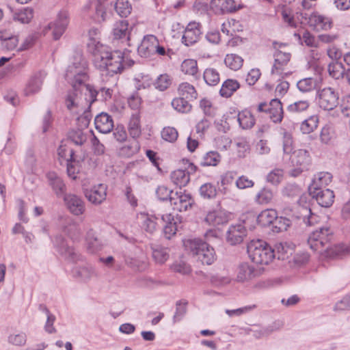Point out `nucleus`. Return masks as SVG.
I'll return each instance as SVG.
<instances>
[{"mask_svg": "<svg viewBox=\"0 0 350 350\" xmlns=\"http://www.w3.org/2000/svg\"><path fill=\"white\" fill-rule=\"evenodd\" d=\"M98 51L92 47L94 52L93 63L100 70H107L109 73H120L126 67L133 65L134 62L129 59L125 52L120 51H110L108 46H100Z\"/></svg>", "mask_w": 350, "mask_h": 350, "instance_id": "obj_1", "label": "nucleus"}, {"mask_svg": "<svg viewBox=\"0 0 350 350\" xmlns=\"http://www.w3.org/2000/svg\"><path fill=\"white\" fill-rule=\"evenodd\" d=\"M88 77V62L81 53H76L66 69L65 78L73 88H83Z\"/></svg>", "mask_w": 350, "mask_h": 350, "instance_id": "obj_2", "label": "nucleus"}, {"mask_svg": "<svg viewBox=\"0 0 350 350\" xmlns=\"http://www.w3.org/2000/svg\"><path fill=\"white\" fill-rule=\"evenodd\" d=\"M186 250L202 264L211 265L216 260L213 247L201 239H189L185 242Z\"/></svg>", "mask_w": 350, "mask_h": 350, "instance_id": "obj_3", "label": "nucleus"}, {"mask_svg": "<svg viewBox=\"0 0 350 350\" xmlns=\"http://www.w3.org/2000/svg\"><path fill=\"white\" fill-rule=\"evenodd\" d=\"M247 253L252 261L258 265H268L275 257L272 247L260 239L252 240L248 243Z\"/></svg>", "mask_w": 350, "mask_h": 350, "instance_id": "obj_4", "label": "nucleus"}, {"mask_svg": "<svg viewBox=\"0 0 350 350\" xmlns=\"http://www.w3.org/2000/svg\"><path fill=\"white\" fill-rule=\"evenodd\" d=\"M273 46L275 52L273 53L274 63L271 71V75L282 78L290 75L291 71L288 69V65L291 58V54L286 49L287 44L286 43L273 42Z\"/></svg>", "mask_w": 350, "mask_h": 350, "instance_id": "obj_5", "label": "nucleus"}, {"mask_svg": "<svg viewBox=\"0 0 350 350\" xmlns=\"http://www.w3.org/2000/svg\"><path fill=\"white\" fill-rule=\"evenodd\" d=\"M332 232L329 228H321L312 232L308 239L311 250L323 254L331 240Z\"/></svg>", "mask_w": 350, "mask_h": 350, "instance_id": "obj_6", "label": "nucleus"}, {"mask_svg": "<svg viewBox=\"0 0 350 350\" xmlns=\"http://www.w3.org/2000/svg\"><path fill=\"white\" fill-rule=\"evenodd\" d=\"M338 93L332 88L326 87L317 91V104L323 110H333L338 106Z\"/></svg>", "mask_w": 350, "mask_h": 350, "instance_id": "obj_7", "label": "nucleus"}, {"mask_svg": "<svg viewBox=\"0 0 350 350\" xmlns=\"http://www.w3.org/2000/svg\"><path fill=\"white\" fill-rule=\"evenodd\" d=\"M82 12L97 23L104 22L109 16L105 3L100 0H88Z\"/></svg>", "mask_w": 350, "mask_h": 350, "instance_id": "obj_8", "label": "nucleus"}, {"mask_svg": "<svg viewBox=\"0 0 350 350\" xmlns=\"http://www.w3.org/2000/svg\"><path fill=\"white\" fill-rule=\"evenodd\" d=\"M69 23V13L66 10H61L53 23L48 25V28L52 29L55 40H58L66 31Z\"/></svg>", "mask_w": 350, "mask_h": 350, "instance_id": "obj_9", "label": "nucleus"}, {"mask_svg": "<svg viewBox=\"0 0 350 350\" xmlns=\"http://www.w3.org/2000/svg\"><path fill=\"white\" fill-rule=\"evenodd\" d=\"M170 201L173 209L180 212L187 211L194 202L189 193L183 191H176L170 197Z\"/></svg>", "mask_w": 350, "mask_h": 350, "instance_id": "obj_10", "label": "nucleus"}, {"mask_svg": "<svg viewBox=\"0 0 350 350\" xmlns=\"http://www.w3.org/2000/svg\"><path fill=\"white\" fill-rule=\"evenodd\" d=\"M63 200L68 210L74 215L79 216L84 213L85 206L81 197L74 193L64 195Z\"/></svg>", "mask_w": 350, "mask_h": 350, "instance_id": "obj_11", "label": "nucleus"}, {"mask_svg": "<svg viewBox=\"0 0 350 350\" xmlns=\"http://www.w3.org/2000/svg\"><path fill=\"white\" fill-rule=\"evenodd\" d=\"M85 100L90 107L96 100V96L100 95L105 101L111 98L112 90L107 88H102L99 90H96L90 85H85L83 87Z\"/></svg>", "mask_w": 350, "mask_h": 350, "instance_id": "obj_12", "label": "nucleus"}, {"mask_svg": "<svg viewBox=\"0 0 350 350\" xmlns=\"http://www.w3.org/2000/svg\"><path fill=\"white\" fill-rule=\"evenodd\" d=\"M45 77L46 74L43 71L37 72L31 75L24 88V94L29 96L39 92Z\"/></svg>", "mask_w": 350, "mask_h": 350, "instance_id": "obj_13", "label": "nucleus"}, {"mask_svg": "<svg viewBox=\"0 0 350 350\" xmlns=\"http://www.w3.org/2000/svg\"><path fill=\"white\" fill-rule=\"evenodd\" d=\"M86 198L92 204L102 203L107 196V187L104 184H98L84 192Z\"/></svg>", "mask_w": 350, "mask_h": 350, "instance_id": "obj_14", "label": "nucleus"}, {"mask_svg": "<svg viewBox=\"0 0 350 350\" xmlns=\"http://www.w3.org/2000/svg\"><path fill=\"white\" fill-rule=\"evenodd\" d=\"M200 35V24L196 22L189 23L184 31L183 42L186 46H191L198 41Z\"/></svg>", "mask_w": 350, "mask_h": 350, "instance_id": "obj_15", "label": "nucleus"}, {"mask_svg": "<svg viewBox=\"0 0 350 350\" xmlns=\"http://www.w3.org/2000/svg\"><path fill=\"white\" fill-rule=\"evenodd\" d=\"M310 194L315 198L318 204L323 207H329L334 202V194L333 191L326 189L309 190Z\"/></svg>", "mask_w": 350, "mask_h": 350, "instance_id": "obj_16", "label": "nucleus"}, {"mask_svg": "<svg viewBox=\"0 0 350 350\" xmlns=\"http://www.w3.org/2000/svg\"><path fill=\"white\" fill-rule=\"evenodd\" d=\"M157 46V38L153 35H147L144 37L137 52L141 57H148L154 54Z\"/></svg>", "mask_w": 350, "mask_h": 350, "instance_id": "obj_17", "label": "nucleus"}, {"mask_svg": "<svg viewBox=\"0 0 350 350\" xmlns=\"http://www.w3.org/2000/svg\"><path fill=\"white\" fill-rule=\"evenodd\" d=\"M308 25L317 31L328 30L331 29L332 20L317 12H314L310 15L308 20Z\"/></svg>", "mask_w": 350, "mask_h": 350, "instance_id": "obj_18", "label": "nucleus"}, {"mask_svg": "<svg viewBox=\"0 0 350 350\" xmlns=\"http://www.w3.org/2000/svg\"><path fill=\"white\" fill-rule=\"evenodd\" d=\"M246 235V229L242 224L231 225L226 233V239L231 245L241 243Z\"/></svg>", "mask_w": 350, "mask_h": 350, "instance_id": "obj_19", "label": "nucleus"}, {"mask_svg": "<svg viewBox=\"0 0 350 350\" xmlns=\"http://www.w3.org/2000/svg\"><path fill=\"white\" fill-rule=\"evenodd\" d=\"M60 241L57 246L60 254L69 262H75L81 260V255L75 250V248L68 245V244L62 238L57 237L56 241Z\"/></svg>", "mask_w": 350, "mask_h": 350, "instance_id": "obj_20", "label": "nucleus"}, {"mask_svg": "<svg viewBox=\"0 0 350 350\" xmlns=\"http://www.w3.org/2000/svg\"><path fill=\"white\" fill-rule=\"evenodd\" d=\"M103 241L98 237L96 232L90 229L85 237V249L90 254H95L103 247Z\"/></svg>", "mask_w": 350, "mask_h": 350, "instance_id": "obj_21", "label": "nucleus"}, {"mask_svg": "<svg viewBox=\"0 0 350 350\" xmlns=\"http://www.w3.org/2000/svg\"><path fill=\"white\" fill-rule=\"evenodd\" d=\"M95 127L100 133H108L113 128L112 118L107 113H100L94 120Z\"/></svg>", "mask_w": 350, "mask_h": 350, "instance_id": "obj_22", "label": "nucleus"}, {"mask_svg": "<svg viewBox=\"0 0 350 350\" xmlns=\"http://www.w3.org/2000/svg\"><path fill=\"white\" fill-rule=\"evenodd\" d=\"M228 221V213L221 209L209 211L204 219V221L207 224L213 226L226 224Z\"/></svg>", "mask_w": 350, "mask_h": 350, "instance_id": "obj_23", "label": "nucleus"}, {"mask_svg": "<svg viewBox=\"0 0 350 350\" xmlns=\"http://www.w3.org/2000/svg\"><path fill=\"white\" fill-rule=\"evenodd\" d=\"M211 5L212 9L219 14L230 13L237 10L234 0H212Z\"/></svg>", "mask_w": 350, "mask_h": 350, "instance_id": "obj_24", "label": "nucleus"}, {"mask_svg": "<svg viewBox=\"0 0 350 350\" xmlns=\"http://www.w3.org/2000/svg\"><path fill=\"white\" fill-rule=\"evenodd\" d=\"M350 254V245L338 244L327 246L323 255L329 258H340Z\"/></svg>", "mask_w": 350, "mask_h": 350, "instance_id": "obj_25", "label": "nucleus"}, {"mask_svg": "<svg viewBox=\"0 0 350 350\" xmlns=\"http://www.w3.org/2000/svg\"><path fill=\"white\" fill-rule=\"evenodd\" d=\"M81 94V91H78V88H73V90L68 92L65 101L68 109L71 111H77L79 108L83 107Z\"/></svg>", "mask_w": 350, "mask_h": 350, "instance_id": "obj_26", "label": "nucleus"}, {"mask_svg": "<svg viewBox=\"0 0 350 350\" xmlns=\"http://www.w3.org/2000/svg\"><path fill=\"white\" fill-rule=\"evenodd\" d=\"M291 161L293 166H300L306 169L310 163L309 152L303 149H299L292 152Z\"/></svg>", "mask_w": 350, "mask_h": 350, "instance_id": "obj_27", "label": "nucleus"}, {"mask_svg": "<svg viewBox=\"0 0 350 350\" xmlns=\"http://www.w3.org/2000/svg\"><path fill=\"white\" fill-rule=\"evenodd\" d=\"M332 176L330 173L326 172H319L314 175L308 189H323V187H325L332 182Z\"/></svg>", "mask_w": 350, "mask_h": 350, "instance_id": "obj_28", "label": "nucleus"}, {"mask_svg": "<svg viewBox=\"0 0 350 350\" xmlns=\"http://www.w3.org/2000/svg\"><path fill=\"white\" fill-rule=\"evenodd\" d=\"M49 185L52 187L57 197H64L65 195L66 185L62 178L55 172H49L46 175Z\"/></svg>", "mask_w": 350, "mask_h": 350, "instance_id": "obj_29", "label": "nucleus"}, {"mask_svg": "<svg viewBox=\"0 0 350 350\" xmlns=\"http://www.w3.org/2000/svg\"><path fill=\"white\" fill-rule=\"evenodd\" d=\"M256 275L257 271L252 265L248 263H242L238 267L237 278L239 282H245L252 280Z\"/></svg>", "mask_w": 350, "mask_h": 350, "instance_id": "obj_30", "label": "nucleus"}, {"mask_svg": "<svg viewBox=\"0 0 350 350\" xmlns=\"http://www.w3.org/2000/svg\"><path fill=\"white\" fill-rule=\"evenodd\" d=\"M124 262L129 267L139 271L145 270L147 267L146 258L143 254L138 256H126Z\"/></svg>", "mask_w": 350, "mask_h": 350, "instance_id": "obj_31", "label": "nucleus"}, {"mask_svg": "<svg viewBox=\"0 0 350 350\" xmlns=\"http://www.w3.org/2000/svg\"><path fill=\"white\" fill-rule=\"evenodd\" d=\"M268 111L270 118L275 123L280 122L283 118V109L280 100L278 98L272 99L269 105Z\"/></svg>", "mask_w": 350, "mask_h": 350, "instance_id": "obj_32", "label": "nucleus"}, {"mask_svg": "<svg viewBox=\"0 0 350 350\" xmlns=\"http://www.w3.org/2000/svg\"><path fill=\"white\" fill-rule=\"evenodd\" d=\"M73 274L75 277L79 278L81 280L85 282L98 277L96 270L92 266L77 267L73 271Z\"/></svg>", "mask_w": 350, "mask_h": 350, "instance_id": "obj_33", "label": "nucleus"}, {"mask_svg": "<svg viewBox=\"0 0 350 350\" xmlns=\"http://www.w3.org/2000/svg\"><path fill=\"white\" fill-rule=\"evenodd\" d=\"M172 182L179 187H185L190 180L189 172L184 170L173 171L170 175Z\"/></svg>", "mask_w": 350, "mask_h": 350, "instance_id": "obj_34", "label": "nucleus"}, {"mask_svg": "<svg viewBox=\"0 0 350 350\" xmlns=\"http://www.w3.org/2000/svg\"><path fill=\"white\" fill-rule=\"evenodd\" d=\"M240 88L239 83L234 79L226 80L219 90V94L222 97H230L234 92Z\"/></svg>", "mask_w": 350, "mask_h": 350, "instance_id": "obj_35", "label": "nucleus"}, {"mask_svg": "<svg viewBox=\"0 0 350 350\" xmlns=\"http://www.w3.org/2000/svg\"><path fill=\"white\" fill-rule=\"evenodd\" d=\"M113 35L115 39L126 38L127 40H129L128 22L124 20L116 22L113 26Z\"/></svg>", "mask_w": 350, "mask_h": 350, "instance_id": "obj_36", "label": "nucleus"}, {"mask_svg": "<svg viewBox=\"0 0 350 350\" xmlns=\"http://www.w3.org/2000/svg\"><path fill=\"white\" fill-rule=\"evenodd\" d=\"M237 120L240 126L243 129H250L255 124V118L252 113L247 109L239 113Z\"/></svg>", "mask_w": 350, "mask_h": 350, "instance_id": "obj_37", "label": "nucleus"}, {"mask_svg": "<svg viewBox=\"0 0 350 350\" xmlns=\"http://www.w3.org/2000/svg\"><path fill=\"white\" fill-rule=\"evenodd\" d=\"M142 221V228L148 233L152 234L157 229L156 217L147 213H141L139 215Z\"/></svg>", "mask_w": 350, "mask_h": 350, "instance_id": "obj_38", "label": "nucleus"}, {"mask_svg": "<svg viewBox=\"0 0 350 350\" xmlns=\"http://www.w3.org/2000/svg\"><path fill=\"white\" fill-rule=\"evenodd\" d=\"M277 217V212L274 209H266L258 215L257 221L262 226H267L275 221Z\"/></svg>", "mask_w": 350, "mask_h": 350, "instance_id": "obj_39", "label": "nucleus"}, {"mask_svg": "<svg viewBox=\"0 0 350 350\" xmlns=\"http://www.w3.org/2000/svg\"><path fill=\"white\" fill-rule=\"evenodd\" d=\"M33 17V10L31 8H25L16 13L13 16L14 21L21 24L29 23Z\"/></svg>", "mask_w": 350, "mask_h": 350, "instance_id": "obj_40", "label": "nucleus"}, {"mask_svg": "<svg viewBox=\"0 0 350 350\" xmlns=\"http://www.w3.org/2000/svg\"><path fill=\"white\" fill-rule=\"evenodd\" d=\"M99 35L100 32L98 29L93 28L89 31L90 39L89 42L88 43V51L92 55V56H94V52L92 50V46H95V48L98 49V51H101V47L100 46H107L106 45H104L102 43H100L99 40Z\"/></svg>", "mask_w": 350, "mask_h": 350, "instance_id": "obj_41", "label": "nucleus"}, {"mask_svg": "<svg viewBox=\"0 0 350 350\" xmlns=\"http://www.w3.org/2000/svg\"><path fill=\"white\" fill-rule=\"evenodd\" d=\"M179 94L188 100H193L197 98L198 94L195 88L189 83L185 82L179 85Z\"/></svg>", "mask_w": 350, "mask_h": 350, "instance_id": "obj_42", "label": "nucleus"}, {"mask_svg": "<svg viewBox=\"0 0 350 350\" xmlns=\"http://www.w3.org/2000/svg\"><path fill=\"white\" fill-rule=\"evenodd\" d=\"M221 158L217 151H209L203 156L200 164L202 166H217L221 161Z\"/></svg>", "mask_w": 350, "mask_h": 350, "instance_id": "obj_43", "label": "nucleus"}, {"mask_svg": "<svg viewBox=\"0 0 350 350\" xmlns=\"http://www.w3.org/2000/svg\"><path fill=\"white\" fill-rule=\"evenodd\" d=\"M152 258L157 263L163 264L169 258V253L167 249L159 245L152 247Z\"/></svg>", "mask_w": 350, "mask_h": 350, "instance_id": "obj_44", "label": "nucleus"}, {"mask_svg": "<svg viewBox=\"0 0 350 350\" xmlns=\"http://www.w3.org/2000/svg\"><path fill=\"white\" fill-rule=\"evenodd\" d=\"M224 63L231 70H237L242 67L243 59L236 54H228L224 59Z\"/></svg>", "mask_w": 350, "mask_h": 350, "instance_id": "obj_45", "label": "nucleus"}, {"mask_svg": "<svg viewBox=\"0 0 350 350\" xmlns=\"http://www.w3.org/2000/svg\"><path fill=\"white\" fill-rule=\"evenodd\" d=\"M0 40L3 49L8 51L16 49L18 45V38L17 36L7 37L1 35L0 36Z\"/></svg>", "mask_w": 350, "mask_h": 350, "instance_id": "obj_46", "label": "nucleus"}, {"mask_svg": "<svg viewBox=\"0 0 350 350\" xmlns=\"http://www.w3.org/2000/svg\"><path fill=\"white\" fill-rule=\"evenodd\" d=\"M297 87L300 92H310L317 88V81L312 77L304 78L297 83Z\"/></svg>", "mask_w": 350, "mask_h": 350, "instance_id": "obj_47", "label": "nucleus"}, {"mask_svg": "<svg viewBox=\"0 0 350 350\" xmlns=\"http://www.w3.org/2000/svg\"><path fill=\"white\" fill-rule=\"evenodd\" d=\"M129 131L130 135L135 139L140 136L142 131L140 126V120L139 117L137 115H133L130 119L129 123Z\"/></svg>", "mask_w": 350, "mask_h": 350, "instance_id": "obj_48", "label": "nucleus"}, {"mask_svg": "<svg viewBox=\"0 0 350 350\" xmlns=\"http://www.w3.org/2000/svg\"><path fill=\"white\" fill-rule=\"evenodd\" d=\"M319 118L316 116H312L302 122L300 130L304 134L312 133L318 126Z\"/></svg>", "mask_w": 350, "mask_h": 350, "instance_id": "obj_49", "label": "nucleus"}, {"mask_svg": "<svg viewBox=\"0 0 350 350\" xmlns=\"http://www.w3.org/2000/svg\"><path fill=\"white\" fill-rule=\"evenodd\" d=\"M274 194L268 188H262L256 196L255 200L259 204H267L271 202Z\"/></svg>", "mask_w": 350, "mask_h": 350, "instance_id": "obj_50", "label": "nucleus"}, {"mask_svg": "<svg viewBox=\"0 0 350 350\" xmlns=\"http://www.w3.org/2000/svg\"><path fill=\"white\" fill-rule=\"evenodd\" d=\"M135 88L139 90L149 88L152 83L153 80L149 75L144 73L137 74L134 79Z\"/></svg>", "mask_w": 350, "mask_h": 350, "instance_id": "obj_51", "label": "nucleus"}, {"mask_svg": "<svg viewBox=\"0 0 350 350\" xmlns=\"http://www.w3.org/2000/svg\"><path fill=\"white\" fill-rule=\"evenodd\" d=\"M172 105L175 110L181 113H187L191 109V105L189 101L183 96L173 99Z\"/></svg>", "mask_w": 350, "mask_h": 350, "instance_id": "obj_52", "label": "nucleus"}, {"mask_svg": "<svg viewBox=\"0 0 350 350\" xmlns=\"http://www.w3.org/2000/svg\"><path fill=\"white\" fill-rule=\"evenodd\" d=\"M89 133H85L82 130H72L68 133V139L76 145H82L88 139V135Z\"/></svg>", "mask_w": 350, "mask_h": 350, "instance_id": "obj_53", "label": "nucleus"}, {"mask_svg": "<svg viewBox=\"0 0 350 350\" xmlns=\"http://www.w3.org/2000/svg\"><path fill=\"white\" fill-rule=\"evenodd\" d=\"M115 10L121 17H126L131 12V5L128 0H117Z\"/></svg>", "mask_w": 350, "mask_h": 350, "instance_id": "obj_54", "label": "nucleus"}, {"mask_svg": "<svg viewBox=\"0 0 350 350\" xmlns=\"http://www.w3.org/2000/svg\"><path fill=\"white\" fill-rule=\"evenodd\" d=\"M234 145L239 157L243 158L250 150V145L245 138H238L235 140Z\"/></svg>", "mask_w": 350, "mask_h": 350, "instance_id": "obj_55", "label": "nucleus"}, {"mask_svg": "<svg viewBox=\"0 0 350 350\" xmlns=\"http://www.w3.org/2000/svg\"><path fill=\"white\" fill-rule=\"evenodd\" d=\"M203 77L208 85H215L219 82V72L214 68H206L204 72Z\"/></svg>", "mask_w": 350, "mask_h": 350, "instance_id": "obj_56", "label": "nucleus"}, {"mask_svg": "<svg viewBox=\"0 0 350 350\" xmlns=\"http://www.w3.org/2000/svg\"><path fill=\"white\" fill-rule=\"evenodd\" d=\"M328 72L332 77L336 79H338L342 77L345 72V68L342 63H340L338 62H334L329 64Z\"/></svg>", "mask_w": 350, "mask_h": 350, "instance_id": "obj_57", "label": "nucleus"}, {"mask_svg": "<svg viewBox=\"0 0 350 350\" xmlns=\"http://www.w3.org/2000/svg\"><path fill=\"white\" fill-rule=\"evenodd\" d=\"M197 62L192 59H187L183 62L181 70L186 75L194 76L198 72Z\"/></svg>", "mask_w": 350, "mask_h": 350, "instance_id": "obj_58", "label": "nucleus"}, {"mask_svg": "<svg viewBox=\"0 0 350 350\" xmlns=\"http://www.w3.org/2000/svg\"><path fill=\"white\" fill-rule=\"evenodd\" d=\"M335 138L334 129L329 125H325L321 129L320 134L321 142L325 144H330Z\"/></svg>", "mask_w": 350, "mask_h": 350, "instance_id": "obj_59", "label": "nucleus"}, {"mask_svg": "<svg viewBox=\"0 0 350 350\" xmlns=\"http://www.w3.org/2000/svg\"><path fill=\"white\" fill-rule=\"evenodd\" d=\"M309 106L310 103L308 100H298L289 105L287 107V110L291 113H299L307 110Z\"/></svg>", "mask_w": 350, "mask_h": 350, "instance_id": "obj_60", "label": "nucleus"}, {"mask_svg": "<svg viewBox=\"0 0 350 350\" xmlns=\"http://www.w3.org/2000/svg\"><path fill=\"white\" fill-rule=\"evenodd\" d=\"M178 137L177 130L172 126H166L161 131V137L166 142H174Z\"/></svg>", "mask_w": 350, "mask_h": 350, "instance_id": "obj_61", "label": "nucleus"}, {"mask_svg": "<svg viewBox=\"0 0 350 350\" xmlns=\"http://www.w3.org/2000/svg\"><path fill=\"white\" fill-rule=\"evenodd\" d=\"M140 149V146L139 142L133 139L130 141L128 144L123 146L121 149L122 153L126 155V157H131L134 154L138 152Z\"/></svg>", "mask_w": 350, "mask_h": 350, "instance_id": "obj_62", "label": "nucleus"}, {"mask_svg": "<svg viewBox=\"0 0 350 350\" xmlns=\"http://www.w3.org/2000/svg\"><path fill=\"white\" fill-rule=\"evenodd\" d=\"M200 193L204 198L211 199L216 196L217 190L211 183H205L200 188Z\"/></svg>", "mask_w": 350, "mask_h": 350, "instance_id": "obj_63", "label": "nucleus"}, {"mask_svg": "<svg viewBox=\"0 0 350 350\" xmlns=\"http://www.w3.org/2000/svg\"><path fill=\"white\" fill-rule=\"evenodd\" d=\"M272 332L273 329L270 327H267L250 329L247 333L254 338L259 339L268 336L272 333Z\"/></svg>", "mask_w": 350, "mask_h": 350, "instance_id": "obj_64", "label": "nucleus"}]
</instances>
